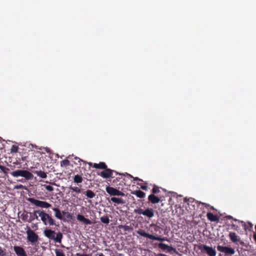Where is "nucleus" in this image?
Masks as SVG:
<instances>
[{
	"label": "nucleus",
	"mask_w": 256,
	"mask_h": 256,
	"mask_svg": "<svg viewBox=\"0 0 256 256\" xmlns=\"http://www.w3.org/2000/svg\"><path fill=\"white\" fill-rule=\"evenodd\" d=\"M62 212L63 214H66V212L64 211Z\"/></svg>",
	"instance_id": "13d9d810"
},
{
	"label": "nucleus",
	"mask_w": 256,
	"mask_h": 256,
	"mask_svg": "<svg viewBox=\"0 0 256 256\" xmlns=\"http://www.w3.org/2000/svg\"><path fill=\"white\" fill-rule=\"evenodd\" d=\"M27 200L32 204L41 208H48L52 206V204L46 202L32 198H28Z\"/></svg>",
	"instance_id": "423d86ee"
},
{
	"label": "nucleus",
	"mask_w": 256,
	"mask_h": 256,
	"mask_svg": "<svg viewBox=\"0 0 256 256\" xmlns=\"http://www.w3.org/2000/svg\"><path fill=\"white\" fill-rule=\"evenodd\" d=\"M69 188L73 192H75L77 194H80L81 192V188L80 187L70 186Z\"/></svg>",
	"instance_id": "a878e982"
},
{
	"label": "nucleus",
	"mask_w": 256,
	"mask_h": 256,
	"mask_svg": "<svg viewBox=\"0 0 256 256\" xmlns=\"http://www.w3.org/2000/svg\"><path fill=\"white\" fill-rule=\"evenodd\" d=\"M9 169L8 168H6V169H4L2 171V172H4V173H6L7 172V171Z\"/></svg>",
	"instance_id": "8fccbe9b"
},
{
	"label": "nucleus",
	"mask_w": 256,
	"mask_h": 256,
	"mask_svg": "<svg viewBox=\"0 0 256 256\" xmlns=\"http://www.w3.org/2000/svg\"><path fill=\"white\" fill-rule=\"evenodd\" d=\"M18 147L16 145H12L10 148L11 152H16L18 150Z\"/></svg>",
	"instance_id": "f704fd0d"
},
{
	"label": "nucleus",
	"mask_w": 256,
	"mask_h": 256,
	"mask_svg": "<svg viewBox=\"0 0 256 256\" xmlns=\"http://www.w3.org/2000/svg\"><path fill=\"white\" fill-rule=\"evenodd\" d=\"M114 173L116 176L118 174H119L120 176H122V174H119L118 172L114 170L108 168V167L104 168V170L101 172L99 175L104 178H114L115 176L113 174Z\"/></svg>",
	"instance_id": "1a4fd4ad"
},
{
	"label": "nucleus",
	"mask_w": 256,
	"mask_h": 256,
	"mask_svg": "<svg viewBox=\"0 0 256 256\" xmlns=\"http://www.w3.org/2000/svg\"><path fill=\"white\" fill-rule=\"evenodd\" d=\"M136 232L140 236L148 238L149 239L152 240H156L159 241H164L166 240L165 238H162L160 236H158L152 234H150L148 233H146L144 230L141 229H139L138 230L136 231Z\"/></svg>",
	"instance_id": "6e6552de"
},
{
	"label": "nucleus",
	"mask_w": 256,
	"mask_h": 256,
	"mask_svg": "<svg viewBox=\"0 0 256 256\" xmlns=\"http://www.w3.org/2000/svg\"><path fill=\"white\" fill-rule=\"evenodd\" d=\"M74 160H78V162H84V164H86V162L80 160V158H78V157H76L74 158Z\"/></svg>",
	"instance_id": "79ce46f5"
},
{
	"label": "nucleus",
	"mask_w": 256,
	"mask_h": 256,
	"mask_svg": "<svg viewBox=\"0 0 256 256\" xmlns=\"http://www.w3.org/2000/svg\"><path fill=\"white\" fill-rule=\"evenodd\" d=\"M200 204H201L202 205L205 206L206 207H210V205L209 204H206L204 202H200Z\"/></svg>",
	"instance_id": "c03bdc74"
},
{
	"label": "nucleus",
	"mask_w": 256,
	"mask_h": 256,
	"mask_svg": "<svg viewBox=\"0 0 256 256\" xmlns=\"http://www.w3.org/2000/svg\"><path fill=\"white\" fill-rule=\"evenodd\" d=\"M0 169L2 170H3L4 169H6V168L2 166H0Z\"/></svg>",
	"instance_id": "09e8293b"
},
{
	"label": "nucleus",
	"mask_w": 256,
	"mask_h": 256,
	"mask_svg": "<svg viewBox=\"0 0 256 256\" xmlns=\"http://www.w3.org/2000/svg\"><path fill=\"white\" fill-rule=\"evenodd\" d=\"M119 228H122L124 231L129 232L132 230V228L130 226H126V225H124V226L120 225L119 226Z\"/></svg>",
	"instance_id": "7c9ffc66"
},
{
	"label": "nucleus",
	"mask_w": 256,
	"mask_h": 256,
	"mask_svg": "<svg viewBox=\"0 0 256 256\" xmlns=\"http://www.w3.org/2000/svg\"><path fill=\"white\" fill-rule=\"evenodd\" d=\"M208 219L212 222H218L220 220V218L217 215L214 214L210 212H208L206 214Z\"/></svg>",
	"instance_id": "dca6fc26"
},
{
	"label": "nucleus",
	"mask_w": 256,
	"mask_h": 256,
	"mask_svg": "<svg viewBox=\"0 0 256 256\" xmlns=\"http://www.w3.org/2000/svg\"><path fill=\"white\" fill-rule=\"evenodd\" d=\"M144 184H145V185H142V184H138L140 186V187L142 190H148V186H146L147 183L146 182H145Z\"/></svg>",
	"instance_id": "a19ab883"
},
{
	"label": "nucleus",
	"mask_w": 256,
	"mask_h": 256,
	"mask_svg": "<svg viewBox=\"0 0 256 256\" xmlns=\"http://www.w3.org/2000/svg\"><path fill=\"white\" fill-rule=\"evenodd\" d=\"M134 212L138 214H142L148 219L152 218L154 216V210L151 208H148L145 210L141 208H138L134 210Z\"/></svg>",
	"instance_id": "20e7f679"
},
{
	"label": "nucleus",
	"mask_w": 256,
	"mask_h": 256,
	"mask_svg": "<svg viewBox=\"0 0 256 256\" xmlns=\"http://www.w3.org/2000/svg\"><path fill=\"white\" fill-rule=\"evenodd\" d=\"M21 218L22 219L24 220V221H26L28 220V222L29 220H28V215L27 214H25L24 213H23L21 215Z\"/></svg>",
	"instance_id": "4c0bfd02"
},
{
	"label": "nucleus",
	"mask_w": 256,
	"mask_h": 256,
	"mask_svg": "<svg viewBox=\"0 0 256 256\" xmlns=\"http://www.w3.org/2000/svg\"><path fill=\"white\" fill-rule=\"evenodd\" d=\"M218 251L224 254L225 256H232L236 252L234 248L226 246L218 245L217 246Z\"/></svg>",
	"instance_id": "0eeeda50"
},
{
	"label": "nucleus",
	"mask_w": 256,
	"mask_h": 256,
	"mask_svg": "<svg viewBox=\"0 0 256 256\" xmlns=\"http://www.w3.org/2000/svg\"><path fill=\"white\" fill-rule=\"evenodd\" d=\"M14 250L18 256H28L24 249L20 246H14Z\"/></svg>",
	"instance_id": "4468645a"
},
{
	"label": "nucleus",
	"mask_w": 256,
	"mask_h": 256,
	"mask_svg": "<svg viewBox=\"0 0 256 256\" xmlns=\"http://www.w3.org/2000/svg\"><path fill=\"white\" fill-rule=\"evenodd\" d=\"M236 223H238V222H236L234 221H231L230 226H231V229L234 230H237L238 228V226L237 225Z\"/></svg>",
	"instance_id": "c85d7f7f"
},
{
	"label": "nucleus",
	"mask_w": 256,
	"mask_h": 256,
	"mask_svg": "<svg viewBox=\"0 0 256 256\" xmlns=\"http://www.w3.org/2000/svg\"><path fill=\"white\" fill-rule=\"evenodd\" d=\"M36 214H38V216L40 217L41 220L43 224L49 226H56V224L55 223L54 220L52 218V216L46 212L44 210H36L34 212V218H32L30 220H29L28 222H30L34 219H38V216Z\"/></svg>",
	"instance_id": "f257e3e1"
},
{
	"label": "nucleus",
	"mask_w": 256,
	"mask_h": 256,
	"mask_svg": "<svg viewBox=\"0 0 256 256\" xmlns=\"http://www.w3.org/2000/svg\"><path fill=\"white\" fill-rule=\"evenodd\" d=\"M100 221L105 224H108L110 222V219L107 216H103L100 218Z\"/></svg>",
	"instance_id": "bb28decb"
},
{
	"label": "nucleus",
	"mask_w": 256,
	"mask_h": 256,
	"mask_svg": "<svg viewBox=\"0 0 256 256\" xmlns=\"http://www.w3.org/2000/svg\"><path fill=\"white\" fill-rule=\"evenodd\" d=\"M127 176L130 178H133L134 179V180H136V181H140V182H142V180L139 178H138V177H135L134 178V176H132V175H130V174H126Z\"/></svg>",
	"instance_id": "58836bf2"
},
{
	"label": "nucleus",
	"mask_w": 256,
	"mask_h": 256,
	"mask_svg": "<svg viewBox=\"0 0 256 256\" xmlns=\"http://www.w3.org/2000/svg\"><path fill=\"white\" fill-rule=\"evenodd\" d=\"M22 160L23 162H28V160H27V156H22Z\"/></svg>",
	"instance_id": "37998d69"
},
{
	"label": "nucleus",
	"mask_w": 256,
	"mask_h": 256,
	"mask_svg": "<svg viewBox=\"0 0 256 256\" xmlns=\"http://www.w3.org/2000/svg\"><path fill=\"white\" fill-rule=\"evenodd\" d=\"M228 237L233 243L238 244L240 238L236 232H230L228 234Z\"/></svg>",
	"instance_id": "2eb2a0df"
},
{
	"label": "nucleus",
	"mask_w": 256,
	"mask_h": 256,
	"mask_svg": "<svg viewBox=\"0 0 256 256\" xmlns=\"http://www.w3.org/2000/svg\"><path fill=\"white\" fill-rule=\"evenodd\" d=\"M76 218L78 220L82 222L86 225H90L92 224V222L89 219L85 218L84 216L80 214L77 215Z\"/></svg>",
	"instance_id": "f3484780"
},
{
	"label": "nucleus",
	"mask_w": 256,
	"mask_h": 256,
	"mask_svg": "<svg viewBox=\"0 0 256 256\" xmlns=\"http://www.w3.org/2000/svg\"><path fill=\"white\" fill-rule=\"evenodd\" d=\"M254 239L256 242V233L254 234Z\"/></svg>",
	"instance_id": "3c124183"
},
{
	"label": "nucleus",
	"mask_w": 256,
	"mask_h": 256,
	"mask_svg": "<svg viewBox=\"0 0 256 256\" xmlns=\"http://www.w3.org/2000/svg\"><path fill=\"white\" fill-rule=\"evenodd\" d=\"M131 194L136 195L139 198H144L146 196V194L140 190L132 191L131 192Z\"/></svg>",
	"instance_id": "a211bd4d"
},
{
	"label": "nucleus",
	"mask_w": 256,
	"mask_h": 256,
	"mask_svg": "<svg viewBox=\"0 0 256 256\" xmlns=\"http://www.w3.org/2000/svg\"><path fill=\"white\" fill-rule=\"evenodd\" d=\"M88 164L90 166H93V164L92 162H88Z\"/></svg>",
	"instance_id": "603ef678"
},
{
	"label": "nucleus",
	"mask_w": 256,
	"mask_h": 256,
	"mask_svg": "<svg viewBox=\"0 0 256 256\" xmlns=\"http://www.w3.org/2000/svg\"><path fill=\"white\" fill-rule=\"evenodd\" d=\"M44 234L45 236L49 239L54 240L56 242L60 244L62 242L63 236L60 232L56 233L55 231L51 229L46 228L44 231Z\"/></svg>",
	"instance_id": "f03ea898"
},
{
	"label": "nucleus",
	"mask_w": 256,
	"mask_h": 256,
	"mask_svg": "<svg viewBox=\"0 0 256 256\" xmlns=\"http://www.w3.org/2000/svg\"><path fill=\"white\" fill-rule=\"evenodd\" d=\"M0 256H8V253H6L4 250H3L0 246Z\"/></svg>",
	"instance_id": "e433bc0d"
},
{
	"label": "nucleus",
	"mask_w": 256,
	"mask_h": 256,
	"mask_svg": "<svg viewBox=\"0 0 256 256\" xmlns=\"http://www.w3.org/2000/svg\"><path fill=\"white\" fill-rule=\"evenodd\" d=\"M189 200H190V202H192V201H194V200L192 198H190V199H189Z\"/></svg>",
	"instance_id": "5fc2aeb1"
},
{
	"label": "nucleus",
	"mask_w": 256,
	"mask_h": 256,
	"mask_svg": "<svg viewBox=\"0 0 256 256\" xmlns=\"http://www.w3.org/2000/svg\"><path fill=\"white\" fill-rule=\"evenodd\" d=\"M77 255L78 256H90L89 254H77Z\"/></svg>",
	"instance_id": "de8ad7c7"
},
{
	"label": "nucleus",
	"mask_w": 256,
	"mask_h": 256,
	"mask_svg": "<svg viewBox=\"0 0 256 256\" xmlns=\"http://www.w3.org/2000/svg\"><path fill=\"white\" fill-rule=\"evenodd\" d=\"M55 253L56 256H66L62 250L56 249Z\"/></svg>",
	"instance_id": "c756f323"
},
{
	"label": "nucleus",
	"mask_w": 256,
	"mask_h": 256,
	"mask_svg": "<svg viewBox=\"0 0 256 256\" xmlns=\"http://www.w3.org/2000/svg\"><path fill=\"white\" fill-rule=\"evenodd\" d=\"M52 210L54 212V216L58 219L62 220V216L60 210L58 208H53Z\"/></svg>",
	"instance_id": "412c9836"
},
{
	"label": "nucleus",
	"mask_w": 256,
	"mask_h": 256,
	"mask_svg": "<svg viewBox=\"0 0 256 256\" xmlns=\"http://www.w3.org/2000/svg\"><path fill=\"white\" fill-rule=\"evenodd\" d=\"M198 248L202 253L206 254L208 256H216V252L215 248L204 244H199Z\"/></svg>",
	"instance_id": "39448f33"
},
{
	"label": "nucleus",
	"mask_w": 256,
	"mask_h": 256,
	"mask_svg": "<svg viewBox=\"0 0 256 256\" xmlns=\"http://www.w3.org/2000/svg\"><path fill=\"white\" fill-rule=\"evenodd\" d=\"M34 172L35 174H36L39 177H40L41 178H46L47 177L46 174L43 171L36 170V171H34Z\"/></svg>",
	"instance_id": "5701e85b"
},
{
	"label": "nucleus",
	"mask_w": 256,
	"mask_h": 256,
	"mask_svg": "<svg viewBox=\"0 0 256 256\" xmlns=\"http://www.w3.org/2000/svg\"><path fill=\"white\" fill-rule=\"evenodd\" d=\"M210 208L212 210H214L215 208H214V207L213 206H210Z\"/></svg>",
	"instance_id": "864d4df0"
},
{
	"label": "nucleus",
	"mask_w": 256,
	"mask_h": 256,
	"mask_svg": "<svg viewBox=\"0 0 256 256\" xmlns=\"http://www.w3.org/2000/svg\"><path fill=\"white\" fill-rule=\"evenodd\" d=\"M19 181L20 182H24V180L23 179H22L21 180H20Z\"/></svg>",
	"instance_id": "6e6d98bb"
},
{
	"label": "nucleus",
	"mask_w": 256,
	"mask_h": 256,
	"mask_svg": "<svg viewBox=\"0 0 256 256\" xmlns=\"http://www.w3.org/2000/svg\"><path fill=\"white\" fill-rule=\"evenodd\" d=\"M240 223L242 224V226L244 227L246 230H251L252 229L253 224L250 222H248V226H247V224L243 222H240Z\"/></svg>",
	"instance_id": "aec40b11"
},
{
	"label": "nucleus",
	"mask_w": 256,
	"mask_h": 256,
	"mask_svg": "<svg viewBox=\"0 0 256 256\" xmlns=\"http://www.w3.org/2000/svg\"><path fill=\"white\" fill-rule=\"evenodd\" d=\"M73 180L74 183L78 184L82 182L83 178L80 175L76 174L73 177Z\"/></svg>",
	"instance_id": "4be33fe9"
},
{
	"label": "nucleus",
	"mask_w": 256,
	"mask_h": 256,
	"mask_svg": "<svg viewBox=\"0 0 256 256\" xmlns=\"http://www.w3.org/2000/svg\"><path fill=\"white\" fill-rule=\"evenodd\" d=\"M110 200L117 204H122L124 203L122 198L116 197L112 198Z\"/></svg>",
	"instance_id": "393cba45"
},
{
	"label": "nucleus",
	"mask_w": 256,
	"mask_h": 256,
	"mask_svg": "<svg viewBox=\"0 0 256 256\" xmlns=\"http://www.w3.org/2000/svg\"><path fill=\"white\" fill-rule=\"evenodd\" d=\"M27 234V240L28 242L31 243H36L38 242V235L32 230L30 228H28V230L26 231Z\"/></svg>",
	"instance_id": "9d476101"
},
{
	"label": "nucleus",
	"mask_w": 256,
	"mask_h": 256,
	"mask_svg": "<svg viewBox=\"0 0 256 256\" xmlns=\"http://www.w3.org/2000/svg\"><path fill=\"white\" fill-rule=\"evenodd\" d=\"M148 200L152 204H156L162 201L163 200L162 199V196H158L154 194H152L148 196Z\"/></svg>",
	"instance_id": "ddd939ff"
},
{
	"label": "nucleus",
	"mask_w": 256,
	"mask_h": 256,
	"mask_svg": "<svg viewBox=\"0 0 256 256\" xmlns=\"http://www.w3.org/2000/svg\"><path fill=\"white\" fill-rule=\"evenodd\" d=\"M70 165V161L68 160H64L60 162L62 166H67Z\"/></svg>",
	"instance_id": "473e14b6"
},
{
	"label": "nucleus",
	"mask_w": 256,
	"mask_h": 256,
	"mask_svg": "<svg viewBox=\"0 0 256 256\" xmlns=\"http://www.w3.org/2000/svg\"><path fill=\"white\" fill-rule=\"evenodd\" d=\"M160 187H159L158 186H156V184H154L153 188L152 190V192L153 194H157L160 192Z\"/></svg>",
	"instance_id": "cd10ccee"
},
{
	"label": "nucleus",
	"mask_w": 256,
	"mask_h": 256,
	"mask_svg": "<svg viewBox=\"0 0 256 256\" xmlns=\"http://www.w3.org/2000/svg\"><path fill=\"white\" fill-rule=\"evenodd\" d=\"M93 167L95 168L103 169L107 168V166L104 162H100L99 164L94 163L93 164Z\"/></svg>",
	"instance_id": "6ab92c4d"
},
{
	"label": "nucleus",
	"mask_w": 256,
	"mask_h": 256,
	"mask_svg": "<svg viewBox=\"0 0 256 256\" xmlns=\"http://www.w3.org/2000/svg\"><path fill=\"white\" fill-rule=\"evenodd\" d=\"M44 188L49 192H52L54 190V188L50 185H44Z\"/></svg>",
	"instance_id": "c9c22d12"
},
{
	"label": "nucleus",
	"mask_w": 256,
	"mask_h": 256,
	"mask_svg": "<svg viewBox=\"0 0 256 256\" xmlns=\"http://www.w3.org/2000/svg\"><path fill=\"white\" fill-rule=\"evenodd\" d=\"M0 166H1V164H0Z\"/></svg>",
	"instance_id": "bf43d9fd"
},
{
	"label": "nucleus",
	"mask_w": 256,
	"mask_h": 256,
	"mask_svg": "<svg viewBox=\"0 0 256 256\" xmlns=\"http://www.w3.org/2000/svg\"><path fill=\"white\" fill-rule=\"evenodd\" d=\"M10 174L15 178L22 176L26 180H32L34 176L30 172L27 170H18L12 171L10 172Z\"/></svg>",
	"instance_id": "7ed1b4c3"
},
{
	"label": "nucleus",
	"mask_w": 256,
	"mask_h": 256,
	"mask_svg": "<svg viewBox=\"0 0 256 256\" xmlns=\"http://www.w3.org/2000/svg\"><path fill=\"white\" fill-rule=\"evenodd\" d=\"M14 188L16 189V190L23 189V188H25V186H24L23 185H22L21 184H17V185L15 186L14 187Z\"/></svg>",
	"instance_id": "ea45409f"
},
{
	"label": "nucleus",
	"mask_w": 256,
	"mask_h": 256,
	"mask_svg": "<svg viewBox=\"0 0 256 256\" xmlns=\"http://www.w3.org/2000/svg\"><path fill=\"white\" fill-rule=\"evenodd\" d=\"M34 218V214H33V216H31L29 220H30V219H32V218Z\"/></svg>",
	"instance_id": "4d7b16f0"
},
{
	"label": "nucleus",
	"mask_w": 256,
	"mask_h": 256,
	"mask_svg": "<svg viewBox=\"0 0 256 256\" xmlns=\"http://www.w3.org/2000/svg\"><path fill=\"white\" fill-rule=\"evenodd\" d=\"M224 218L226 220H231L232 221H234L236 222H238V224H240V222L236 219L234 218L232 216L230 215L226 216Z\"/></svg>",
	"instance_id": "72a5a7b5"
},
{
	"label": "nucleus",
	"mask_w": 256,
	"mask_h": 256,
	"mask_svg": "<svg viewBox=\"0 0 256 256\" xmlns=\"http://www.w3.org/2000/svg\"><path fill=\"white\" fill-rule=\"evenodd\" d=\"M95 256H104V255L102 253H98L96 254Z\"/></svg>",
	"instance_id": "49530a36"
},
{
	"label": "nucleus",
	"mask_w": 256,
	"mask_h": 256,
	"mask_svg": "<svg viewBox=\"0 0 256 256\" xmlns=\"http://www.w3.org/2000/svg\"><path fill=\"white\" fill-rule=\"evenodd\" d=\"M150 226L151 227L154 226V232H158L160 233H161V232H160L161 228L160 226L154 224H151L150 225Z\"/></svg>",
	"instance_id": "2f4dec72"
},
{
	"label": "nucleus",
	"mask_w": 256,
	"mask_h": 256,
	"mask_svg": "<svg viewBox=\"0 0 256 256\" xmlns=\"http://www.w3.org/2000/svg\"><path fill=\"white\" fill-rule=\"evenodd\" d=\"M106 190L110 196H124V195L122 192L111 186H107Z\"/></svg>",
	"instance_id": "9b49d317"
},
{
	"label": "nucleus",
	"mask_w": 256,
	"mask_h": 256,
	"mask_svg": "<svg viewBox=\"0 0 256 256\" xmlns=\"http://www.w3.org/2000/svg\"><path fill=\"white\" fill-rule=\"evenodd\" d=\"M240 244L242 246H244V242L240 240V241L238 242V244Z\"/></svg>",
	"instance_id": "a18cd8bd"
},
{
	"label": "nucleus",
	"mask_w": 256,
	"mask_h": 256,
	"mask_svg": "<svg viewBox=\"0 0 256 256\" xmlns=\"http://www.w3.org/2000/svg\"><path fill=\"white\" fill-rule=\"evenodd\" d=\"M158 247L163 251L167 252H175L176 251V248H174L172 246H168V244L164 243H160L158 244Z\"/></svg>",
	"instance_id": "f8f14e48"
},
{
	"label": "nucleus",
	"mask_w": 256,
	"mask_h": 256,
	"mask_svg": "<svg viewBox=\"0 0 256 256\" xmlns=\"http://www.w3.org/2000/svg\"><path fill=\"white\" fill-rule=\"evenodd\" d=\"M84 194L88 198H92L96 196L95 193L94 192H93L92 190H88L84 192Z\"/></svg>",
	"instance_id": "b1692460"
}]
</instances>
